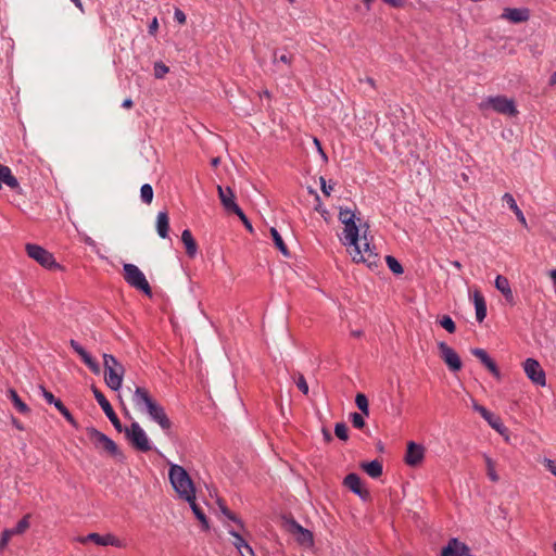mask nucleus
I'll use <instances>...</instances> for the list:
<instances>
[{
  "mask_svg": "<svg viewBox=\"0 0 556 556\" xmlns=\"http://www.w3.org/2000/svg\"><path fill=\"white\" fill-rule=\"evenodd\" d=\"M339 220L344 225L342 242L349 247V253L355 263H365L369 268L377 266L379 256L369 245L364 233L359 238V227L355 223V213L350 208H340Z\"/></svg>",
  "mask_w": 556,
  "mask_h": 556,
  "instance_id": "1",
  "label": "nucleus"
},
{
  "mask_svg": "<svg viewBox=\"0 0 556 556\" xmlns=\"http://www.w3.org/2000/svg\"><path fill=\"white\" fill-rule=\"evenodd\" d=\"M126 389L131 394L135 409L141 414H147L163 431L169 433L173 424L166 415L164 407L150 394L148 389L135 383L127 386Z\"/></svg>",
  "mask_w": 556,
  "mask_h": 556,
  "instance_id": "2",
  "label": "nucleus"
},
{
  "mask_svg": "<svg viewBox=\"0 0 556 556\" xmlns=\"http://www.w3.org/2000/svg\"><path fill=\"white\" fill-rule=\"evenodd\" d=\"M168 478L173 489L180 498L185 501L195 500L193 482L184 467L170 464Z\"/></svg>",
  "mask_w": 556,
  "mask_h": 556,
  "instance_id": "3",
  "label": "nucleus"
},
{
  "mask_svg": "<svg viewBox=\"0 0 556 556\" xmlns=\"http://www.w3.org/2000/svg\"><path fill=\"white\" fill-rule=\"evenodd\" d=\"M103 361L105 383L109 388L116 391L122 387L125 369L113 355L104 354Z\"/></svg>",
  "mask_w": 556,
  "mask_h": 556,
  "instance_id": "4",
  "label": "nucleus"
},
{
  "mask_svg": "<svg viewBox=\"0 0 556 556\" xmlns=\"http://www.w3.org/2000/svg\"><path fill=\"white\" fill-rule=\"evenodd\" d=\"M135 448L148 452L152 448L150 440L142 427L134 421L130 427L123 428V431Z\"/></svg>",
  "mask_w": 556,
  "mask_h": 556,
  "instance_id": "5",
  "label": "nucleus"
},
{
  "mask_svg": "<svg viewBox=\"0 0 556 556\" xmlns=\"http://www.w3.org/2000/svg\"><path fill=\"white\" fill-rule=\"evenodd\" d=\"M124 279L134 288L151 295V288L144 274L134 264L124 265Z\"/></svg>",
  "mask_w": 556,
  "mask_h": 556,
  "instance_id": "6",
  "label": "nucleus"
},
{
  "mask_svg": "<svg viewBox=\"0 0 556 556\" xmlns=\"http://www.w3.org/2000/svg\"><path fill=\"white\" fill-rule=\"evenodd\" d=\"M25 249L27 255L30 258L35 260L42 267L48 269L60 267L59 264L55 262L53 254L50 253L48 250L43 249L42 247L38 244L27 243Z\"/></svg>",
  "mask_w": 556,
  "mask_h": 556,
  "instance_id": "7",
  "label": "nucleus"
},
{
  "mask_svg": "<svg viewBox=\"0 0 556 556\" xmlns=\"http://www.w3.org/2000/svg\"><path fill=\"white\" fill-rule=\"evenodd\" d=\"M481 106L492 108L495 112L507 116H515L518 113L515 102L502 96L489 98Z\"/></svg>",
  "mask_w": 556,
  "mask_h": 556,
  "instance_id": "8",
  "label": "nucleus"
},
{
  "mask_svg": "<svg viewBox=\"0 0 556 556\" xmlns=\"http://www.w3.org/2000/svg\"><path fill=\"white\" fill-rule=\"evenodd\" d=\"M89 439L94 443V445L99 448L104 450L112 456H116L119 454L118 447L113 440L106 437L104 433L98 431L94 428L88 429Z\"/></svg>",
  "mask_w": 556,
  "mask_h": 556,
  "instance_id": "9",
  "label": "nucleus"
},
{
  "mask_svg": "<svg viewBox=\"0 0 556 556\" xmlns=\"http://www.w3.org/2000/svg\"><path fill=\"white\" fill-rule=\"evenodd\" d=\"M523 369L527 377L536 386L544 387L546 384L545 372L538 361L527 358L523 363Z\"/></svg>",
  "mask_w": 556,
  "mask_h": 556,
  "instance_id": "10",
  "label": "nucleus"
},
{
  "mask_svg": "<svg viewBox=\"0 0 556 556\" xmlns=\"http://www.w3.org/2000/svg\"><path fill=\"white\" fill-rule=\"evenodd\" d=\"M92 392H93V395H94L97 402L99 403V405L101 406V408L103 409L104 414L110 419V421L112 422L114 428L118 432H122L123 426H122L117 415L115 414L113 407L111 406L110 402L104 396V394L96 387L92 388Z\"/></svg>",
  "mask_w": 556,
  "mask_h": 556,
  "instance_id": "11",
  "label": "nucleus"
},
{
  "mask_svg": "<svg viewBox=\"0 0 556 556\" xmlns=\"http://www.w3.org/2000/svg\"><path fill=\"white\" fill-rule=\"evenodd\" d=\"M440 357L447 365L452 371H458L462 368V361L458 354L446 343L440 342L438 344Z\"/></svg>",
  "mask_w": 556,
  "mask_h": 556,
  "instance_id": "12",
  "label": "nucleus"
},
{
  "mask_svg": "<svg viewBox=\"0 0 556 556\" xmlns=\"http://www.w3.org/2000/svg\"><path fill=\"white\" fill-rule=\"evenodd\" d=\"M78 542L85 544L87 542H93L97 545L100 546H116V547H123V543L121 540H118L115 535L109 533L105 535H100L99 533H90L87 536H81L77 539Z\"/></svg>",
  "mask_w": 556,
  "mask_h": 556,
  "instance_id": "13",
  "label": "nucleus"
},
{
  "mask_svg": "<svg viewBox=\"0 0 556 556\" xmlns=\"http://www.w3.org/2000/svg\"><path fill=\"white\" fill-rule=\"evenodd\" d=\"M217 192H218V198L220 200L223 207L228 213L236 214V213L240 212L241 208L236 203V195L231 188H229V187L224 188L222 186H217Z\"/></svg>",
  "mask_w": 556,
  "mask_h": 556,
  "instance_id": "14",
  "label": "nucleus"
},
{
  "mask_svg": "<svg viewBox=\"0 0 556 556\" xmlns=\"http://www.w3.org/2000/svg\"><path fill=\"white\" fill-rule=\"evenodd\" d=\"M343 484L362 500L369 498V491L363 486L361 478L356 473H349L344 478Z\"/></svg>",
  "mask_w": 556,
  "mask_h": 556,
  "instance_id": "15",
  "label": "nucleus"
},
{
  "mask_svg": "<svg viewBox=\"0 0 556 556\" xmlns=\"http://www.w3.org/2000/svg\"><path fill=\"white\" fill-rule=\"evenodd\" d=\"M425 456V448L420 444L415 442H408L407 451L405 455V463L408 466L415 467L418 466Z\"/></svg>",
  "mask_w": 556,
  "mask_h": 556,
  "instance_id": "16",
  "label": "nucleus"
},
{
  "mask_svg": "<svg viewBox=\"0 0 556 556\" xmlns=\"http://www.w3.org/2000/svg\"><path fill=\"white\" fill-rule=\"evenodd\" d=\"M469 547L457 539H451L442 549L441 556H467Z\"/></svg>",
  "mask_w": 556,
  "mask_h": 556,
  "instance_id": "17",
  "label": "nucleus"
},
{
  "mask_svg": "<svg viewBox=\"0 0 556 556\" xmlns=\"http://www.w3.org/2000/svg\"><path fill=\"white\" fill-rule=\"evenodd\" d=\"M529 16L530 14L528 9L506 8L502 13L501 18L517 24L527 22L529 20Z\"/></svg>",
  "mask_w": 556,
  "mask_h": 556,
  "instance_id": "18",
  "label": "nucleus"
},
{
  "mask_svg": "<svg viewBox=\"0 0 556 556\" xmlns=\"http://www.w3.org/2000/svg\"><path fill=\"white\" fill-rule=\"evenodd\" d=\"M290 532L295 536V540L304 546H311L313 544L312 533L304 529L301 525L292 521L290 525Z\"/></svg>",
  "mask_w": 556,
  "mask_h": 556,
  "instance_id": "19",
  "label": "nucleus"
},
{
  "mask_svg": "<svg viewBox=\"0 0 556 556\" xmlns=\"http://www.w3.org/2000/svg\"><path fill=\"white\" fill-rule=\"evenodd\" d=\"M229 534L231 535L232 545L238 549L241 556H254L252 547L238 531L231 529L229 530Z\"/></svg>",
  "mask_w": 556,
  "mask_h": 556,
  "instance_id": "20",
  "label": "nucleus"
},
{
  "mask_svg": "<svg viewBox=\"0 0 556 556\" xmlns=\"http://www.w3.org/2000/svg\"><path fill=\"white\" fill-rule=\"evenodd\" d=\"M471 354L476 356L496 378L501 377L500 370L495 362L488 355V353L480 348L471 350Z\"/></svg>",
  "mask_w": 556,
  "mask_h": 556,
  "instance_id": "21",
  "label": "nucleus"
},
{
  "mask_svg": "<svg viewBox=\"0 0 556 556\" xmlns=\"http://www.w3.org/2000/svg\"><path fill=\"white\" fill-rule=\"evenodd\" d=\"M1 184L7 185L10 189L21 193L18 180L12 174L10 167L2 164H0V185Z\"/></svg>",
  "mask_w": 556,
  "mask_h": 556,
  "instance_id": "22",
  "label": "nucleus"
},
{
  "mask_svg": "<svg viewBox=\"0 0 556 556\" xmlns=\"http://www.w3.org/2000/svg\"><path fill=\"white\" fill-rule=\"evenodd\" d=\"M495 288L504 295L507 302L514 303V294L506 277L498 275L495 279Z\"/></svg>",
  "mask_w": 556,
  "mask_h": 556,
  "instance_id": "23",
  "label": "nucleus"
},
{
  "mask_svg": "<svg viewBox=\"0 0 556 556\" xmlns=\"http://www.w3.org/2000/svg\"><path fill=\"white\" fill-rule=\"evenodd\" d=\"M169 217L166 212H159L156 215V231L163 239L168 237Z\"/></svg>",
  "mask_w": 556,
  "mask_h": 556,
  "instance_id": "24",
  "label": "nucleus"
},
{
  "mask_svg": "<svg viewBox=\"0 0 556 556\" xmlns=\"http://www.w3.org/2000/svg\"><path fill=\"white\" fill-rule=\"evenodd\" d=\"M473 303L476 307V318L479 323H482L486 316V304L483 295L479 291L473 293Z\"/></svg>",
  "mask_w": 556,
  "mask_h": 556,
  "instance_id": "25",
  "label": "nucleus"
},
{
  "mask_svg": "<svg viewBox=\"0 0 556 556\" xmlns=\"http://www.w3.org/2000/svg\"><path fill=\"white\" fill-rule=\"evenodd\" d=\"M361 468L371 478H379L382 475V462L379 459L369 463H362Z\"/></svg>",
  "mask_w": 556,
  "mask_h": 556,
  "instance_id": "26",
  "label": "nucleus"
},
{
  "mask_svg": "<svg viewBox=\"0 0 556 556\" xmlns=\"http://www.w3.org/2000/svg\"><path fill=\"white\" fill-rule=\"evenodd\" d=\"M181 241L185 244L186 253L190 257H194L198 252V244L192 237V233L189 229H185L181 233Z\"/></svg>",
  "mask_w": 556,
  "mask_h": 556,
  "instance_id": "27",
  "label": "nucleus"
},
{
  "mask_svg": "<svg viewBox=\"0 0 556 556\" xmlns=\"http://www.w3.org/2000/svg\"><path fill=\"white\" fill-rule=\"evenodd\" d=\"M8 399L11 400L16 410L23 415H28L30 413V408L27 406L26 403L22 401V399L18 396L17 392L14 389L8 390Z\"/></svg>",
  "mask_w": 556,
  "mask_h": 556,
  "instance_id": "28",
  "label": "nucleus"
},
{
  "mask_svg": "<svg viewBox=\"0 0 556 556\" xmlns=\"http://www.w3.org/2000/svg\"><path fill=\"white\" fill-rule=\"evenodd\" d=\"M503 202H505L509 208L515 213L516 217L518 218V220L523 224V225H527L526 223V218H525V215L523 213L521 212V210L518 207L514 197L510 194V193H505L502 198Z\"/></svg>",
  "mask_w": 556,
  "mask_h": 556,
  "instance_id": "29",
  "label": "nucleus"
},
{
  "mask_svg": "<svg viewBox=\"0 0 556 556\" xmlns=\"http://www.w3.org/2000/svg\"><path fill=\"white\" fill-rule=\"evenodd\" d=\"M270 235H271V238L275 242V245L276 248L285 255V256H289V250L285 243V241L282 240L280 233L278 232V230L274 227L270 228Z\"/></svg>",
  "mask_w": 556,
  "mask_h": 556,
  "instance_id": "30",
  "label": "nucleus"
},
{
  "mask_svg": "<svg viewBox=\"0 0 556 556\" xmlns=\"http://www.w3.org/2000/svg\"><path fill=\"white\" fill-rule=\"evenodd\" d=\"M484 462L489 479L493 482H497L500 480V477L495 471V462L486 455H484Z\"/></svg>",
  "mask_w": 556,
  "mask_h": 556,
  "instance_id": "31",
  "label": "nucleus"
},
{
  "mask_svg": "<svg viewBox=\"0 0 556 556\" xmlns=\"http://www.w3.org/2000/svg\"><path fill=\"white\" fill-rule=\"evenodd\" d=\"M28 519L29 515L24 516L14 528L8 530L12 532V535L24 533L29 528Z\"/></svg>",
  "mask_w": 556,
  "mask_h": 556,
  "instance_id": "32",
  "label": "nucleus"
},
{
  "mask_svg": "<svg viewBox=\"0 0 556 556\" xmlns=\"http://www.w3.org/2000/svg\"><path fill=\"white\" fill-rule=\"evenodd\" d=\"M355 404L358 407V409L366 416L369 415V405L368 400L365 394L357 393L355 397Z\"/></svg>",
  "mask_w": 556,
  "mask_h": 556,
  "instance_id": "33",
  "label": "nucleus"
},
{
  "mask_svg": "<svg viewBox=\"0 0 556 556\" xmlns=\"http://www.w3.org/2000/svg\"><path fill=\"white\" fill-rule=\"evenodd\" d=\"M141 201L146 204H150L153 200V188L149 184H144L140 189Z\"/></svg>",
  "mask_w": 556,
  "mask_h": 556,
  "instance_id": "34",
  "label": "nucleus"
},
{
  "mask_svg": "<svg viewBox=\"0 0 556 556\" xmlns=\"http://www.w3.org/2000/svg\"><path fill=\"white\" fill-rule=\"evenodd\" d=\"M190 504V507L195 515V517L202 522V525L207 528V519L203 513V510L199 507V505L195 503V500L187 501Z\"/></svg>",
  "mask_w": 556,
  "mask_h": 556,
  "instance_id": "35",
  "label": "nucleus"
},
{
  "mask_svg": "<svg viewBox=\"0 0 556 556\" xmlns=\"http://www.w3.org/2000/svg\"><path fill=\"white\" fill-rule=\"evenodd\" d=\"M54 406L66 418V420L71 425H73L74 427H77V422L74 419L73 415L70 413V410L65 407V405L61 401H56Z\"/></svg>",
  "mask_w": 556,
  "mask_h": 556,
  "instance_id": "36",
  "label": "nucleus"
},
{
  "mask_svg": "<svg viewBox=\"0 0 556 556\" xmlns=\"http://www.w3.org/2000/svg\"><path fill=\"white\" fill-rule=\"evenodd\" d=\"M86 366L94 374H99L100 367L99 364L91 357L89 353H85L80 356Z\"/></svg>",
  "mask_w": 556,
  "mask_h": 556,
  "instance_id": "37",
  "label": "nucleus"
},
{
  "mask_svg": "<svg viewBox=\"0 0 556 556\" xmlns=\"http://www.w3.org/2000/svg\"><path fill=\"white\" fill-rule=\"evenodd\" d=\"M488 424L497 432L503 433L506 430V427L501 421L500 417L495 416L491 413L489 419H485Z\"/></svg>",
  "mask_w": 556,
  "mask_h": 556,
  "instance_id": "38",
  "label": "nucleus"
},
{
  "mask_svg": "<svg viewBox=\"0 0 556 556\" xmlns=\"http://www.w3.org/2000/svg\"><path fill=\"white\" fill-rule=\"evenodd\" d=\"M386 262L390 270L396 275H400L403 273L402 265L397 262V260L391 255H388L386 257Z\"/></svg>",
  "mask_w": 556,
  "mask_h": 556,
  "instance_id": "39",
  "label": "nucleus"
},
{
  "mask_svg": "<svg viewBox=\"0 0 556 556\" xmlns=\"http://www.w3.org/2000/svg\"><path fill=\"white\" fill-rule=\"evenodd\" d=\"M334 433L340 440L346 441L349 438L348 426L344 422L336 424Z\"/></svg>",
  "mask_w": 556,
  "mask_h": 556,
  "instance_id": "40",
  "label": "nucleus"
},
{
  "mask_svg": "<svg viewBox=\"0 0 556 556\" xmlns=\"http://www.w3.org/2000/svg\"><path fill=\"white\" fill-rule=\"evenodd\" d=\"M273 60H274V63L281 62L286 65H290L292 62V55L287 52L279 53L278 51H275L274 55H273Z\"/></svg>",
  "mask_w": 556,
  "mask_h": 556,
  "instance_id": "41",
  "label": "nucleus"
},
{
  "mask_svg": "<svg viewBox=\"0 0 556 556\" xmlns=\"http://www.w3.org/2000/svg\"><path fill=\"white\" fill-rule=\"evenodd\" d=\"M441 327H443L447 332L453 333L456 330L455 323L448 315H444L440 320Z\"/></svg>",
  "mask_w": 556,
  "mask_h": 556,
  "instance_id": "42",
  "label": "nucleus"
},
{
  "mask_svg": "<svg viewBox=\"0 0 556 556\" xmlns=\"http://www.w3.org/2000/svg\"><path fill=\"white\" fill-rule=\"evenodd\" d=\"M168 71H169L168 66H166L162 62H156L154 64V76L159 79L163 78L168 73Z\"/></svg>",
  "mask_w": 556,
  "mask_h": 556,
  "instance_id": "43",
  "label": "nucleus"
},
{
  "mask_svg": "<svg viewBox=\"0 0 556 556\" xmlns=\"http://www.w3.org/2000/svg\"><path fill=\"white\" fill-rule=\"evenodd\" d=\"M294 381L300 391H302L304 394L308 393V384L302 374H298L294 377Z\"/></svg>",
  "mask_w": 556,
  "mask_h": 556,
  "instance_id": "44",
  "label": "nucleus"
},
{
  "mask_svg": "<svg viewBox=\"0 0 556 556\" xmlns=\"http://www.w3.org/2000/svg\"><path fill=\"white\" fill-rule=\"evenodd\" d=\"M351 421L353 426L357 429H362L365 426L364 417L358 413L351 414Z\"/></svg>",
  "mask_w": 556,
  "mask_h": 556,
  "instance_id": "45",
  "label": "nucleus"
},
{
  "mask_svg": "<svg viewBox=\"0 0 556 556\" xmlns=\"http://www.w3.org/2000/svg\"><path fill=\"white\" fill-rule=\"evenodd\" d=\"M219 507L222 513L230 520L236 521L240 528H242V522L237 519V517L222 503H219Z\"/></svg>",
  "mask_w": 556,
  "mask_h": 556,
  "instance_id": "46",
  "label": "nucleus"
},
{
  "mask_svg": "<svg viewBox=\"0 0 556 556\" xmlns=\"http://www.w3.org/2000/svg\"><path fill=\"white\" fill-rule=\"evenodd\" d=\"M39 391L49 404L55 405V402L59 401L50 391L46 390L42 386L39 387Z\"/></svg>",
  "mask_w": 556,
  "mask_h": 556,
  "instance_id": "47",
  "label": "nucleus"
},
{
  "mask_svg": "<svg viewBox=\"0 0 556 556\" xmlns=\"http://www.w3.org/2000/svg\"><path fill=\"white\" fill-rule=\"evenodd\" d=\"M12 536H13L12 532H10L8 529H5L2 532V536L0 539V552L5 548V546L8 545L9 541L11 540Z\"/></svg>",
  "mask_w": 556,
  "mask_h": 556,
  "instance_id": "48",
  "label": "nucleus"
},
{
  "mask_svg": "<svg viewBox=\"0 0 556 556\" xmlns=\"http://www.w3.org/2000/svg\"><path fill=\"white\" fill-rule=\"evenodd\" d=\"M320 188L325 195L329 197L333 187L331 185H327L326 179L320 177Z\"/></svg>",
  "mask_w": 556,
  "mask_h": 556,
  "instance_id": "49",
  "label": "nucleus"
},
{
  "mask_svg": "<svg viewBox=\"0 0 556 556\" xmlns=\"http://www.w3.org/2000/svg\"><path fill=\"white\" fill-rule=\"evenodd\" d=\"M236 215L242 220V223L244 224L245 228L252 232L253 231V227L251 225V223L249 222L248 217L245 216V214L243 213L242 210H240L239 213H236Z\"/></svg>",
  "mask_w": 556,
  "mask_h": 556,
  "instance_id": "50",
  "label": "nucleus"
},
{
  "mask_svg": "<svg viewBox=\"0 0 556 556\" xmlns=\"http://www.w3.org/2000/svg\"><path fill=\"white\" fill-rule=\"evenodd\" d=\"M71 348L79 355H84L87 351L75 340H71Z\"/></svg>",
  "mask_w": 556,
  "mask_h": 556,
  "instance_id": "51",
  "label": "nucleus"
},
{
  "mask_svg": "<svg viewBox=\"0 0 556 556\" xmlns=\"http://www.w3.org/2000/svg\"><path fill=\"white\" fill-rule=\"evenodd\" d=\"M174 18L175 21H177L179 24H185L186 23V14L180 10V9H176L175 10V13H174Z\"/></svg>",
  "mask_w": 556,
  "mask_h": 556,
  "instance_id": "52",
  "label": "nucleus"
},
{
  "mask_svg": "<svg viewBox=\"0 0 556 556\" xmlns=\"http://www.w3.org/2000/svg\"><path fill=\"white\" fill-rule=\"evenodd\" d=\"M545 467L546 469L552 472L554 476H556V460L553 459H546L545 460Z\"/></svg>",
  "mask_w": 556,
  "mask_h": 556,
  "instance_id": "53",
  "label": "nucleus"
},
{
  "mask_svg": "<svg viewBox=\"0 0 556 556\" xmlns=\"http://www.w3.org/2000/svg\"><path fill=\"white\" fill-rule=\"evenodd\" d=\"M157 28H159V22H157V18L154 17L149 25V34L155 35V33L157 31Z\"/></svg>",
  "mask_w": 556,
  "mask_h": 556,
  "instance_id": "54",
  "label": "nucleus"
},
{
  "mask_svg": "<svg viewBox=\"0 0 556 556\" xmlns=\"http://www.w3.org/2000/svg\"><path fill=\"white\" fill-rule=\"evenodd\" d=\"M386 3L399 8L403 4L404 0H383Z\"/></svg>",
  "mask_w": 556,
  "mask_h": 556,
  "instance_id": "55",
  "label": "nucleus"
},
{
  "mask_svg": "<svg viewBox=\"0 0 556 556\" xmlns=\"http://www.w3.org/2000/svg\"><path fill=\"white\" fill-rule=\"evenodd\" d=\"M484 419H489L491 412H489L484 406H481L478 412Z\"/></svg>",
  "mask_w": 556,
  "mask_h": 556,
  "instance_id": "56",
  "label": "nucleus"
},
{
  "mask_svg": "<svg viewBox=\"0 0 556 556\" xmlns=\"http://www.w3.org/2000/svg\"><path fill=\"white\" fill-rule=\"evenodd\" d=\"M132 105H134V103H132V100H131V99H125V100L123 101V103H122V106H123L124 109H131V108H132Z\"/></svg>",
  "mask_w": 556,
  "mask_h": 556,
  "instance_id": "57",
  "label": "nucleus"
},
{
  "mask_svg": "<svg viewBox=\"0 0 556 556\" xmlns=\"http://www.w3.org/2000/svg\"><path fill=\"white\" fill-rule=\"evenodd\" d=\"M12 422L15 426L16 429L24 430V427H23L22 422L18 421L17 419L13 418Z\"/></svg>",
  "mask_w": 556,
  "mask_h": 556,
  "instance_id": "58",
  "label": "nucleus"
},
{
  "mask_svg": "<svg viewBox=\"0 0 556 556\" xmlns=\"http://www.w3.org/2000/svg\"><path fill=\"white\" fill-rule=\"evenodd\" d=\"M75 5L76 8H78L80 10V12H84V7H83V3L80 0H71Z\"/></svg>",
  "mask_w": 556,
  "mask_h": 556,
  "instance_id": "59",
  "label": "nucleus"
},
{
  "mask_svg": "<svg viewBox=\"0 0 556 556\" xmlns=\"http://www.w3.org/2000/svg\"><path fill=\"white\" fill-rule=\"evenodd\" d=\"M452 265H453L456 269H458V270H460V269H462V267H463V266H462V264H460L458 261H453V262H452Z\"/></svg>",
  "mask_w": 556,
  "mask_h": 556,
  "instance_id": "60",
  "label": "nucleus"
},
{
  "mask_svg": "<svg viewBox=\"0 0 556 556\" xmlns=\"http://www.w3.org/2000/svg\"><path fill=\"white\" fill-rule=\"evenodd\" d=\"M365 81H366L367 84H369L372 88H375V80H374L372 78L367 77V78L365 79Z\"/></svg>",
  "mask_w": 556,
  "mask_h": 556,
  "instance_id": "61",
  "label": "nucleus"
},
{
  "mask_svg": "<svg viewBox=\"0 0 556 556\" xmlns=\"http://www.w3.org/2000/svg\"><path fill=\"white\" fill-rule=\"evenodd\" d=\"M318 152L321 154L324 160H327L326 153L323 151L321 144L317 148Z\"/></svg>",
  "mask_w": 556,
  "mask_h": 556,
  "instance_id": "62",
  "label": "nucleus"
},
{
  "mask_svg": "<svg viewBox=\"0 0 556 556\" xmlns=\"http://www.w3.org/2000/svg\"><path fill=\"white\" fill-rule=\"evenodd\" d=\"M549 84H551V85L556 84V72H555V73H553V75L551 76V78H549Z\"/></svg>",
  "mask_w": 556,
  "mask_h": 556,
  "instance_id": "63",
  "label": "nucleus"
},
{
  "mask_svg": "<svg viewBox=\"0 0 556 556\" xmlns=\"http://www.w3.org/2000/svg\"><path fill=\"white\" fill-rule=\"evenodd\" d=\"M551 277H552V279L554 280V282L556 283V270H553V271L551 273Z\"/></svg>",
  "mask_w": 556,
  "mask_h": 556,
  "instance_id": "64",
  "label": "nucleus"
}]
</instances>
